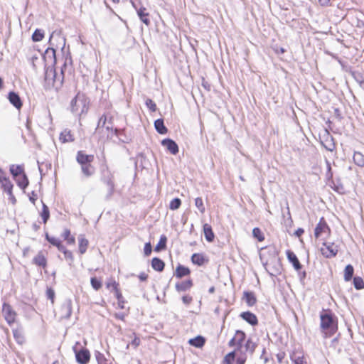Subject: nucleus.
Masks as SVG:
<instances>
[{"label": "nucleus", "mask_w": 364, "mask_h": 364, "mask_svg": "<svg viewBox=\"0 0 364 364\" xmlns=\"http://www.w3.org/2000/svg\"><path fill=\"white\" fill-rule=\"evenodd\" d=\"M56 38L59 46H61V50L63 51L65 46V38L63 36H61L60 34H55L53 33L50 35L49 38V44L50 47H48L43 55H42V59L44 61L45 67L50 66V68H53V66L56 64V49L58 48V45H55L53 43V40Z\"/></svg>", "instance_id": "obj_1"}, {"label": "nucleus", "mask_w": 364, "mask_h": 364, "mask_svg": "<svg viewBox=\"0 0 364 364\" xmlns=\"http://www.w3.org/2000/svg\"><path fill=\"white\" fill-rule=\"evenodd\" d=\"M321 328L325 337H331L338 331V318L331 310H323L320 314Z\"/></svg>", "instance_id": "obj_2"}, {"label": "nucleus", "mask_w": 364, "mask_h": 364, "mask_svg": "<svg viewBox=\"0 0 364 364\" xmlns=\"http://www.w3.org/2000/svg\"><path fill=\"white\" fill-rule=\"evenodd\" d=\"M45 88H54L58 91L63 83V77H58L55 69L50 66L45 67Z\"/></svg>", "instance_id": "obj_3"}, {"label": "nucleus", "mask_w": 364, "mask_h": 364, "mask_svg": "<svg viewBox=\"0 0 364 364\" xmlns=\"http://www.w3.org/2000/svg\"><path fill=\"white\" fill-rule=\"evenodd\" d=\"M87 102L85 94L78 92L70 102V110L75 114H81L87 110Z\"/></svg>", "instance_id": "obj_4"}, {"label": "nucleus", "mask_w": 364, "mask_h": 364, "mask_svg": "<svg viewBox=\"0 0 364 364\" xmlns=\"http://www.w3.org/2000/svg\"><path fill=\"white\" fill-rule=\"evenodd\" d=\"M101 181L108 187L107 193L105 196V199L108 200L114 192L115 185L114 175L107 167L102 170Z\"/></svg>", "instance_id": "obj_5"}, {"label": "nucleus", "mask_w": 364, "mask_h": 364, "mask_svg": "<svg viewBox=\"0 0 364 364\" xmlns=\"http://www.w3.org/2000/svg\"><path fill=\"white\" fill-rule=\"evenodd\" d=\"M78 346L80 343L77 342L75 345L73 347V351L75 355L76 361L79 364H87L90 361V351L85 348H78Z\"/></svg>", "instance_id": "obj_6"}, {"label": "nucleus", "mask_w": 364, "mask_h": 364, "mask_svg": "<svg viewBox=\"0 0 364 364\" xmlns=\"http://www.w3.org/2000/svg\"><path fill=\"white\" fill-rule=\"evenodd\" d=\"M2 314L4 315V317L9 325H11L14 323L16 321V313L13 309L12 306L4 302L2 306Z\"/></svg>", "instance_id": "obj_7"}, {"label": "nucleus", "mask_w": 364, "mask_h": 364, "mask_svg": "<svg viewBox=\"0 0 364 364\" xmlns=\"http://www.w3.org/2000/svg\"><path fill=\"white\" fill-rule=\"evenodd\" d=\"M323 246L325 247L321 248V254L326 258L334 257L338 253V246L334 243L323 242Z\"/></svg>", "instance_id": "obj_8"}, {"label": "nucleus", "mask_w": 364, "mask_h": 364, "mask_svg": "<svg viewBox=\"0 0 364 364\" xmlns=\"http://www.w3.org/2000/svg\"><path fill=\"white\" fill-rule=\"evenodd\" d=\"M73 311V302L70 299H66L63 302L60 313V319H68L70 318Z\"/></svg>", "instance_id": "obj_9"}, {"label": "nucleus", "mask_w": 364, "mask_h": 364, "mask_svg": "<svg viewBox=\"0 0 364 364\" xmlns=\"http://www.w3.org/2000/svg\"><path fill=\"white\" fill-rule=\"evenodd\" d=\"M106 129L112 132L122 143L127 144L131 141L130 137L126 134L124 129L114 128L113 126L106 125Z\"/></svg>", "instance_id": "obj_10"}, {"label": "nucleus", "mask_w": 364, "mask_h": 364, "mask_svg": "<svg viewBox=\"0 0 364 364\" xmlns=\"http://www.w3.org/2000/svg\"><path fill=\"white\" fill-rule=\"evenodd\" d=\"M330 228L326 222L323 217L320 218L319 222L316 225L314 230V236L316 238H318L323 232H330Z\"/></svg>", "instance_id": "obj_11"}, {"label": "nucleus", "mask_w": 364, "mask_h": 364, "mask_svg": "<svg viewBox=\"0 0 364 364\" xmlns=\"http://www.w3.org/2000/svg\"><path fill=\"white\" fill-rule=\"evenodd\" d=\"M161 145L173 155H176L178 153V146L176 142L171 139L166 138L163 139L161 141Z\"/></svg>", "instance_id": "obj_12"}, {"label": "nucleus", "mask_w": 364, "mask_h": 364, "mask_svg": "<svg viewBox=\"0 0 364 364\" xmlns=\"http://www.w3.org/2000/svg\"><path fill=\"white\" fill-rule=\"evenodd\" d=\"M240 316L247 323L252 326H255L258 324V319L257 317L255 314H253L251 311H244L242 312L240 315Z\"/></svg>", "instance_id": "obj_13"}, {"label": "nucleus", "mask_w": 364, "mask_h": 364, "mask_svg": "<svg viewBox=\"0 0 364 364\" xmlns=\"http://www.w3.org/2000/svg\"><path fill=\"white\" fill-rule=\"evenodd\" d=\"M76 160L81 166L91 164L94 160V156L86 154L82 151H79L77 153Z\"/></svg>", "instance_id": "obj_14"}, {"label": "nucleus", "mask_w": 364, "mask_h": 364, "mask_svg": "<svg viewBox=\"0 0 364 364\" xmlns=\"http://www.w3.org/2000/svg\"><path fill=\"white\" fill-rule=\"evenodd\" d=\"M8 99L9 102L17 109H20L22 107L23 103L17 92L14 91L9 92Z\"/></svg>", "instance_id": "obj_15"}, {"label": "nucleus", "mask_w": 364, "mask_h": 364, "mask_svg": "<svg viewBox=\"0 0 364 364\" xmlns=\"http://www.w3.org/2000/svg\"><path fill=\"white\" fill-rule=\"evenodd\" d=\"M287 257L289 262L292 264L294 268L296 271H299L302 268L301 264L300 263L298 257H296L294 252H292L291 250H287Z\"/></svg>", "instance_id": "obj_16"}, {"label": "nucleus", "mask_w": 364, "mask_h": 364, "mask_svg": "<svg viewBox=\"0 0 364 364\" xmlns=\"http://www.w3.org/2000/svg\"><path fill=\"white\" fill-rule=\"evenodd\" d=\"M13 187L14 185L11 181H5L4 184H3L1 186L4 191H5L9 195V199L11 203L14 205L16 203V199L12 192Z\"/></svg>", "instance_id": "obj_17"}, {"label": "nucleus", "mask_w": 364, "mask_h": 364, "mask_svg": "<svg viewBox=\"0 0 364 364\" xmlns=\"http://www.w3.org/2000/svg\"><path fill=\"white\" fill-rule=\"evenodd\" d=\"M113 291H114L115 296L118 301V306L120 309H124L125 299H124L121 291L118 289V284L116 282L112 283Z\"/></svg>", "instance_id": "obj_18"}, {"label": "nucleus", "mask_w": 364, "mask_h": 364, "mask_svg": "<svg viewBox=\"0 0 364 364\" xmlns=\"http://www.w3.org/2000/svg\"><path fill=\"white\" fill-rule=\"evenodd\" d=\"M193 280L191 279H189L181 282H177L175 285V287L176 290L178 292H182L190 289L193 287Z\"/></svg>", "instance_id": "obj_19"}, {"label": "nucleus", "mask_w": 364, "mask_h": 364, "mask_svg": "<svg viewBox=\"0 0 364 364\" xmlns=\"http://www.w3.org/2000/svg\"><path fill=\"white\" fill-rule=\"evenodd\" d=\"M191 274V270L188 267H185L181 264H178L176 268L174 275L177 278H182L186 276H188Z\"/></svg>", "instance_id": "obj_20"}, {"label": "nucleus", "mask_w": 364, "mask_h": 364, "mask_svg": "<svg viewBox=\"0 0 364 364\" xmlns=\"http://www.w3.org/2000/svg\"><path fill=\"white\" fill-rule=\"evenodd\" d=\"M203 228L205 240L209 242H212L215 239V234L213 231L211 225L208 223H205L203 226Z\"/></svg>", "instance_id": "obj_21"}, {"label": "nucleus", "mask_w": 364, "mask_h": 364, "mask_svg": "<svg viewBox=\"0 0 364 364\" xmlns=\"http://www.w3.org/2000/svg\"><path fill=\"white\" fill-rule=\"evenodd\" d=\"M9 171L14 179L25 173L23 165H11Z\"/></svg>", "instance_id": "obj_22"}, {"label": "nucleus", "mask_w": 364, "mask_h": 364, "mask_svg": "<svg viewBox=\"0 0 364 364\" xmlns=\"http://www.w3.org/2000/svg\"><path fill=\"white\" fill-rule=\"evenodd\" d=\"M353 78L358 83L360 88L364 90V77L363 74L358 71H355L351 69L347 70Z\"/></svg>", "instance_id": "obj_23"}, {"label": "nucleus", "mask_w": 364, "mask_h": 364, "mask_svg": "<svg viewBox=\"0 0 364 364\" xmlns=\"http://www.w3.org/2000/svg\"><path fill=\"white\" fill-rule=\"evenodd\" d=\"M237 340V348L236 350L241 351L242 348V343L246 338L245 333L242 330H237L235 334Z\"/></svg>", "instance_id": "obj_24"}, {"label": "nucleus", "mask_w": 364, "mask_h": 364, "mask_svg": "<svg viewBox=\"0 0 364 364\" xmlns=\"http://www.w3.org/2000/svg\"><path fill=\"white\" fill-rule=\"evenodd\" d=\"M33 263L37 266L45 268L47 266V259L40 251L38 255L33 259Z\"/></svg>", "instance_id": "obj_25"}, {"label": "nucleus", "mask_w": 364, "mask_h": 364, "mask_svg": "<svg viewBox=\"0 0 364 364\" xmlns=\"http://www.w3.org/2000/svg\"><path fill=\"white\" fill-rule=\"evenodd\" d=\"M151 267L156 272H162L165 267V262L159 257H154L151 259Z\"/></svg>", "instance_id": "obj_26"}, {"label": "nucleus", "mask_w": 364, "mask_h": 364, "mask_svg": "<svg viewBox=\"0 0 364 364\" xmlns=\"http://www.w3.org/2000/svg\"><path fill=\"white\" fill-rule=\"evenodd\" d=\"M137 15L139 19L146 26L150 25V19L149 18V13L146 12V9L144 7H141L139 9H136Z\"/></svg>", "instance_id": "obj_27"}, {"label": "nucleus", "mask_w": 364, "mask_h": 364, "mask_svg": "<svg viewBox=\"0 0 364 364\" xmlns=\"http://www.w3.org/2000/svg\"><path fill=\"white\" fill-rule=\"evenodd\" d=\"M154 127L156 132L160 134H166L168 132V129L165 126L164 121L162 118L155 120Z\"/></svg>", "instance_id": "obj_28"}, {"label": "nucleus", "mask_w": 364, "mask_h": 364, "mask_svg": "<svg viewBox=\"0 0 364 364\" xmlns=\"http://www.w3.org/2000/svg\"><path fill=\"white\" fill-rule=\"evenodd\" d=\"M59 139L63 143H66L74 141L75 138L73 134L71 133V131L66 129L60 133Z\"/></svg>", "instance_id": "obj_29"}, {"label": "nucleus", "mask_w": 364, "mask_h": 364, "mask_svg": "<svg viewBox=\"0 0 364 364\" xmlns=\"http://www.w3.org/2000/svg\"><path fill=\"white\" fill-rule=\"evenodd\" d=\"M14 180L16 181L19 188H21L23 191L29 184V181L26 173L22 174L21 176H18V178H15Z\"/></svg>", "instance_id": "obj_30"}, {"label": "nucleus", "mask_w": 364, "mask_h": 364, "mask_svg": "<svg viewBox=\"0 0 364 364\" xmlns=\"http://www.w3.org/2000/svg\"><path fill=\"white\" fill-rule=\"evenodd\" d=\"M189 344L196 348H201L205 343V339L202 336H197L196 337L191 338L188 341Z\"/></svg>", "instance_id": "obj_31"}, {"label": "nucleus", "mask_w": 364, "mask_h": 364, "mask_svg": "<svg viewBox=\"0 0 364 364\" xmlns=\"http://www.w3.org/2000/svg\"><path fill=\"white\" fill-rule=\"evenodd\" d=\"M244 299L249 306H254L257 302L256 296L252 291H244Z\"/></svg>", "instance_id": "obj_32"}, {"label": "nucleus", "mask_w": 364, "mask_h": 364, "mask_svg": "<svg viewBox=\"0 0 364 364\" xmlns=\"http://www.w3.org/2000/svg\"><path fill=\"white\" fill-rule=\"evenodd\" d=\"M88 244V240L82 235H80L78 237L79 252L81 255H83L86 252Z\"/></svg>", "instance_id": "obj_33"}, {"label": "nucleus", "mask_w": 364, "mask_h": 364, "mask_svg": "<svg viewBox=\"0 0 364 364\" xmlns=\"http://www.w3.org/2000/svg\"><path fill=\"white\" fill-rule=\"evenodd\" d=\"M205 258L203 254L194 253L191 256V262L194 264H197L198 266H202L205 263Z\"/></svg>", "instance_id": "obj_34"}, {"label": "nucleus", "mask_w": 364, "mask_h": 364, "mask_svg": "<svg viewBox=\"0 0 364 364\" xmlns=\"http://www.w3.org/2000/svg\"><path fill=\"white\" fill-rule=\"evenodd\" d=\"M167 237L165 235H161L158 244L154 247V251L160 252L166 249Z\"/></svg>", "instance_id": "obj_35"}, {"label": "nucleus", "mask_w": 364, "mask_h": 364, "mask_svg": "<svg viewBox=\"0 0 364 364\" xmlns=\"http://www.w3.org/2000/svg\"><path fill=\"white\" fill-rule=\"evenodd\" d=\"M353 161L359 167H364V155L359 152L355 151L353 156Z\"/></svg>", "instance_id": "obj_36"}, {"label": "nucleus", "mask_w": 364, "mask_h": 364, "mask_svg": "<svg viewBox=\"0 0 364 364\" xmlns=\"http://www.w3.org/2000/svg\"><path fill=\"white\" fill-rule=\"evenodd\" d=\"M354 267L352 264H348L344 269V280L349 282L353 278Z\"/></svg>", "instance_id": "obj_37"}, {"label": "nucleus", "mask_w": 364, "mask_h": 364, "mask_svg": "<svg viewBox=\"0 0 364 364\" xmlns=\"http://www.w3.org/2000/svg\"><path fill=\"white\" fill-rule=\"evenodd\" d=\"M277 267H270L269 264H265V269L271 276H277L281 273V266L279 262L277 263Z\"/></svg>", "instance_id": "obj_38"}, {"label": "nucleus", "mask_w": 364, "mask_h": 364, "mask_svg": "<svg viewBox=\"0 0 364 364\" xmlns=\"http://www.w3.org/2000/svg\"><path fill=\"white\" fill-rule=\"evenodd\" d=\"M62 237L67 242L68 245H74L75 242V238L71 235L70 230L69 229H65L62 234Z\"/></svg>", "instance_id": "obj_39"}, {"label": "nucleus", "mask_w": 364, "mask_h": 364, "mask_svg": "<svg viewBox=\"0 0 364 364\" xmlns=\"http://www.w3.org/2000/svg\"><path fill=\"white\" fill-rule=\"evenodd\" d=\"M81 169L82 172L86 177H90L95 173V168L91 165V164L82 165Z\"/></svg>", "instance_id": "obj_40"}, {"label": "nucleus", "mask_w": 364, "mask_h": 364, "mask_svg": "<svg viewBox=\"0 0 364 364\" xmlns=\"http://www.w3.org/2000/svg\"><path fill=\"white\" fill-rule=\"evenodd\" d=\"M291 360L294 363V364H307L304 356L298 355L296 353H293L291 355Z\"/></svg>", "instance_id": "obj_41"}, {"label": "nucleus", "mask_w": 364, "mask_h": 364, "mask_svg": "<svg viewBox=\"0 0 364 364\" xmlns=\"http://www.w3.org/2000/svg\"><path fill=\"white\" fill-rule=\"evenodd\" d=\"M44 37V31L42 29L36 28L32 34V40L33 42H39Z\"/></svg>", "instance_id": "obj_42"}, {"label": "nucleus", "mask_w": 364, "mask_h": 364, "mask_svg": "<svg viewBox=\"0 0 364 364\" xmlns=\"http://www.w3.org/2000/svg\"><path fill=\"white\" fill-rule=\"evenodd\" d=\"M256 347L257 344L251 338H248L245 344L246 352H249L250 354H253Z\"/></svg>", "instance_id": "obj_43"}, {"label": "nucleus", "mask_w": 364, "mask_h": 364, "mask_svg": "<svg viewBox=\"0 0 364 364\" xmlns=\"http://www.w3.org/2000/svg\"><path fill=\"white\" fill-rule=\"evenodd\" d=\"M237 350L235 349L233 351L228 353L223 359L224 364H232L233 361L236 358V352Z\"/></svg>", "instance_id": "obj_44"}, {"label": "nucleus", "mask_w": 364, "mask_h": 364, "mask_svg": "<svg viewBox=\"0 0 364 364\" xmlns=\"http://www.w3.org/2000/svg\"><path fill=\"white\" fill-rule=\"evenodd\" d=\"M42 212H41V217L43 222L44 223H46L50 218V211L48 207L42 201Z\"/></svg>", "instance_id": "obj_45"}, {"label": "nucleus", "mask_w": 364, "mask_h": 364, "mask_svg": "<svg viewBox=\"0 0 364 364\" xmlns=\"http://www.w3.org/2000/svg\"><path fill=\"white\" fill-rule=\"evenodd\" d=\"M332 184L331 187L336 192L341 194L345 193V188L340 181H332Z\"/></svg>", "instance_id": "obj_46"}, {"label": "nucleus", "mask_w": 364, "mask_h": 364, "mask_svg": "<svg viewBox=\"0 0 364 364\" xmlns=\"http://www.w3.org/2000/svg\"><path fill=\"white\" fill-rule=\"evenodd\" d=\"M108 119V114H103L99 119L95 132H97L100 127H106L107 121Z\"/></svg>", "instance_id": "obj_47"}, {"label": "nucleus", "mask_w": 364, "mask_h": 364, "mask_svg": "<svg viewBox=\"0 0 364 364\" xmlns=\"http://www.w3.org/2000/svg\"><path fill=\"white\" fill-rule=\"evenodd\" d=\"M353 279V285L356 289L360 290V289H364V281L361 277H354Z\"/></svg>", "instance_id": "obj_48"}, {"label": "nucleus", "mask_w": 364, "mask_h": 364, "mask_svg": "<svg viewBox=\"0 0 364 364\" xmlns=\"http://www.w3.org/2000/svg\"><path fill=\"white\" fill-rule=\"evenodd\" d=\"M95 358L98 364H112V363L108 362L104 354L99 351L95 352Z\"/></svg>", "instance_id": "obj_49"}, {"label": "nucleus", "mask_w": 364, "mask_h": 364, "mask_svg": "<svg viewBox=\"0 0 364 364\" xmlns=\"http://www.w3.org/2000/svg\"><path fill=\"white\" fill-rule=\"evenodd\" d=\"M195 205L197 207L200 213L203 214L205 211V208L203 204L202 198L198 197L195 199Z\"/></svg>", "instance_id": "obj_50"}, {"label": "nucleus", "mask_w": 364, "mask_h": 364, "mask_svg": "<svg viewBox=\"0 0 364 364\" xmlns=\"http://www.w3.org/2000/svg\"><path fill=\"white\" fill-rule=\"evenodd\" d=\"M253 237L258 240V241L262 242L264 240V235L261 230L259 228H254L252 230Z\"/></svg>", "instance_id": "obj_51"}, {"label": "nucleus", "mask_w": 364, "mask_h": 364, "mask_svg": "<svg viewBox=\"0 0 364 364\" xmlns=\"http://www.w3.org/2000/svg\"><path fill=\"white\" fill-rule=\"evenodd\" d=\"M181 205V200L178 198H175L171 200L169 204V208L172 210H177Z\"/></svg>", "instance_id": "obj_52"}, {"label": "nucleus", "mask_w": 364, "mask_h": 364, "mask_svg": "<svg viewBox=\"0 0 364 364\" xmlns=\"http://www.w3.org/2000/svg\"><path fill=\"white\" fill-rule=\"evenodd\" d=\"M45 237H46V240L49 243H50L52 245H53L55 247H57V245H58L61 242V241L59 239L49 235V234L48 232H46L45 234Z\"/></svg>", "instance_id": "obj_53"}, {"label": "nucleus", "mask_w": 364, "mask_h": 364, "mask_svg": "<svg viewBox=\"0 0 364 364\" xmlns=\"http://www.w3.org/2000/svg\"><path fill=\"white\" fill-rule=\"evenodd\" d=\"M90 283L92 288L95 290H99L102 287L101 280L95 277L91 278Z\"/></svg>", "instance_id": "obj_54"}, {"label": "nucleus", "mask_w": 364, "mask_h": 364, "mask_svg": "<svg viewBox=\"0 0 364 364\" xmlns=\"http://www.w3.org/2000/svg\"><path fill=\"white\" fill-rule=\"evenodd\" d=\"M145 104L151 112H154L156 110V105L151 99H146Z\"/></svg>", "instance_id": "obj_55"}, {"label": "nucleus", "mask_w": 364, "mask_h": 364, "mask_svg": "<svg viewBox=\"0 0 364 364\" xmlns=\"http://www.w3.org/2000/svg\"><path fill=\"white\" fill-rule=\"evenodd\" d=\"M55 295V294L54 289L51 287H47L46 296H47V298L51 301L52 304L54 303Z\"/></svg>", "instance_id": "obj_56"}, {"label": "nucleus", "mask_w": 364, "mask_h": 364, "mask_svg": "<svg viewBox=\"0 0 364 364\" xmlns=\"http://www.w3.org/2000/svg\"><path fill=\"white\" fill-rule=\"evenodd\" d=\"M63 255L65 259L69 262V264L71 265L74 261V257L72 252L68 250Z\"/></svg>", "instance_id": "obj_57"}, {"label": "nucleus", "mask_w": 364, "mask_h": 364, "mask_svg": "<svg viewBox=\"0 0 364 364\" xmlns=\"http://www.w3.org/2000/svg\"><path fill=\"white\" fill-rule=\"evenodd\" d=\"M326 168H327V171H326V178L330 181L333 178V173H332V171H331V164L328 161H326Z\"/></svg>", "instance_id": "obj_58"}, {"label": "nucleus", "mask_w": 364, "mask_h": 364, "mask_svg": "<svg viewBox=\"0 0 364 364\" xmlns=\"http://www.w3.org/2000/svg\"><path fill=\"white\" fill-rule=\"evenodd\" d=\"M152 252V246L150 242L145 243L144 247V253L145 256H149Z\"/></svg>", "instance_id": "obj_59"}, {"label": "nucleus", "mask_w": 364, "mask_h": 364, "mask_svg": "<svg viewBox=\"0 0 364 364\" xmlns=\"http://www.w3.org/2000/svg\"><path fill=\"white\" fill-rule=\"evenodd\" d=\"M247 360V355L245 353L241 354L236 359V364H245Z\"/></svg>", "instance_id": "obj_60"}, {"label": "nucleus", "mask_w": 364, "mask_h": 364, "mask_svg": "<svg viewBox=\"0 0 364 364\" xmlns=\"http://www.w3.org/2000/svg\"><path fill=\"white\" fill-rule=\"evenodd\" d=\"M39 60L38 57L36 55H34L33 56H31L30 60H31V65H32V68L34 70H37V65H36V61H38Z\"/></svg>", "instance_id": "obj_61"}, {"label": "nucleus", "mask_w": 364, "mask_h": 364, "mask_svg": "<svg viewBox=\"0 0 364 364\" xmlns=\"http://www.w3.org/2000/svg\"><path fill=\"white\" fill-rule=\"evenodd\" d=\"M134 338L131 341V345L133 346L135 348H137L140 344V338L136 336V334L134 333Z\"/></svg>", "instance_id": "obj_62"}, {"label": "nucleus", "mask_w": 364, "mask_h": 364, "mask_svg": "<svg viewBox=\"0 0 364 364\" xmlns=\"http://www.w3.org/2000/svg\"><path fill=\"white\" fill-rule=\"evenodd\" d=\"M193 300V298L188 295H185V296H182V301L183 302V304H185L186 305H188L191 303Z\"/></svg>", "instance_id": "obj_63"}, {"label": "nucleus", "mask_w": 364, "mask_h": 364, "mask_svg": "<svg viewBox=\"0 0 364 364\" xmlns=\"http://www.w3.org/2000/svg\"><path fill=\"white\" fill-rule=\"evenodd\" d=\"M29 200L33 203L35 204L36 200H37V194L35 191H32L31 196H29Z\"/></svg>", "instance_id": "obj_64"}]
</instances>
